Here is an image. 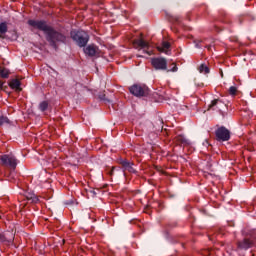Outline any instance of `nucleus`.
Returning <instances> with one entry per match:
<instances>
[{"label": "nucleus", "instance_id": "nucleus-1", "mask_svg": "<svg viewBox=\"0 0 256 256\" xmlns=\"http://www.w3.org/2000/svg\"><path fill=\"white\" fill-rule=\"evenodd\" d=\"M28 25L33 29L43 31L46 41H48L54 49H57V43H66L67 41V36L49 26L45 20H28Z\"/></svg>", "mask_w": 256, "mask_h": 256}, {"label": "nucleus", "instance_id": "nucleus-2", "mask_svg": "<svg viewBox=\"0 0 256 256\" xmlns=\"http://www.w3.org/2000/svg\"><path fill=\"white\" fill-rule=\"evenodd\" d=\"M71 38L79 47H85L89 43V34L85 31H72Z\"/></svg>", "mask_w": 256, "mask_h": 256}, {"label": "nucleus", "instance_id": "nucleus-3", "mask_svg": "<svg viewBox=\"0 0 256 256\" xmlns=\"http://www.w3.org/2000/svg\"><path fill=\"white\" fill-rule=\"evenodd\" d=\"M130 93L135 97H145L149 95V88L146 85L134 84L129 88Z\"/></svg>", "mask_w": 256, "mask_h": 256}, {"label": "nucleus", "instance_id": "nucleus-4", "mask_svg": "<svg viewBox=\"0 0 256 256\" xmlns=\"http://www.w3.org/2000/svg\"><path fill=\"white\" fill-rule=\"evenodd\" d=\"M0 161L4 167H9L13 170L17 169V158H15L13 154L2 155Z\"/></svg>", "mask_w": 256, "mask_h": 256}, {"label": "nucleus", "instance_id": "nucleus-5", "mask_svg": "<svg viewBox=\"0 0 256 256\" xmlns=\"http://www.w3.org/2000/svg\"><path fill=\"white\" fill-rule=\"evenodd\" d=\"M133 45L135 47V49H139V51H141V49L143 50V53H145L146 55H153V50H151L150 46H149V42L143 40V39H135L133 41Z\"/></svg>", "mask_w": 256, "mask_h": 256}, {"label": "nucleus", "instance_id": "nucleus-6", "mask_svg": "<svg viewBox=\"0 0 256 256\" xmlns=\"http://www.w3.org/2000/svg\"><path fill=\"white\" fill-rule=\"evenodd\" d=\"M215 135L217 141H229V139H231V132L225 127L218 128Z\"/></svg>", "mask_w": 256, "mask_h": 256}, {"label": "nucleus", "instance_id": "nucleus-7", "mask_svg": "<svg viewBox=\"0 0 256 256\" xmlns=\"http://www.w3.org/2000/svg\"><path fill=\"white\" fill-rule=\"evenodd\" d=\"M152 67L156 70L165 71L167 70V60L165 58H153Z\"/></svg>", "mask_w": 256, "mask_h": 256}, {"label": "nucleus", "instance_id": "nucleus-8", "mask_svg": "<svg viewBox=\"0 0 256 256\" xmlns=\"http://www.w3.org/2000/svg\"><path fill=\"white\" fill-rule=\"evenodd\" d=\"M84 53L88 57H97L99 55V47L91 44L84 48Z\"/></svg>", "mask_w": 256, "mask_h": 256}, {"label": "nucleus", "instance_id": "nucleus-9", "mask_svg": "<svg viewBox=\"0 0 256 256\" xmlns=\"http://www.w3.org/2000/svg\"><path fill=\"white\" fill-rule=\"evenodd\" d=\"M225 107V103L221 101L220 99H215L209 104L208 110L213 109V111H221Z\"/></svg>", "mask_w": 256, "mask_h": 256}, {"label": "nucleus", "instance_id": "nucleus-10", "mask_svg": "<svg viewBox=\"0 0 256 256\" xmlns=\"http://www.w3.org/2000/svg\"><path fill=\"white\" fill-rule=\"evenodd\" d=\"M120 165L122 166L123 171H128L129 173H135V168L133 167V162L128 160H120Z\"/></svg>", "mask_w": 256, "mask_h": 256}, {"label": "nucleus", "instance_id": "nucleus-11", "mask_svg": "<svg viewBox=\"0 0 256 256\" xmlns=\"http://www.w3.org/2000/svg\"><path fill=\"white\" fill-rule=\"evenodd\" d=\"M170 48L171 44L167 41H163L160 45L157 46V50L160 51V53H165L166 55H169Z\"/></svg>", "mask_w": 256, "mask_h": 256}, {"label": "nucleus", "instance_id": "nucleus-12", "mask_svg": "<svg viewBox=\"0 0 256 256\" xmlns=\"http://www.w3.org/2000/svg\"><path fill=\"white\" fill-rule=\"evenodd\" d=\"M253 246V242L249 239H244L242 242L238 243L239 249H249Z\"/></svg>", "mask_w": 256, "mask_h": 256}, {"label": "nucleus", "instance_id": "nucleus-13", "mask_svg": "<svg viewBox=\"0 0 256 256\" xmlns=\"http://www.w3.org/2000/svg\"><path fill=\"white\" fill-rule=\"evenodd\" d=\"M13 239H15V235L11 234V236H9V233L4 234H0V241L1 243H5V241H7L8 243H12Z\"/></svg>", "mask_w": 256, "mask_h": 256}, {"label": "nucleus", "instance_id": "nucleus-14", "mask_svg": "<svg viewBox=\"0 0 256 256\" xmlns=\"http://www.w3.org/2000/svg\"><path fill=\"white\" fill-rule=\"evenodd\" d=\"M9 86L11 89H15L16 91H21V82L17 79H13L10 83Z\"/></svg>", "mask_w": 256, "mask_h": 256}, {"label": "nucleus", "instance_id": "nucleus-15", "mask_svg": "<svg viewBox=\"0 0 256 256\" xmlns=\"http://www.w3.org/2000/svg\"><path fill=\"white\" fill-rule=\"evenodd\" d=\"M26 199L30 201V203H39V198L33 193L26 194Z\"/></svg>", "mask_w": 256, "mask_h": 256}, {"label": "nucleus", "instance_id": "nucleus-16", "mask_svg": "<svg viewBox=\"0 0 256 256\" xmlns=\"http://www.w3.org/2000/svg\"><path fill=\"white\" fill-rule=\"evenodd\" d=\"M176 141L177 143H181V145H189V140H187V138H185L183 135L177 136Z\"/></svg>", "mask_w": 256, "mask_h": 256}, {"label": "nucleus", "instance_id": "nucleus-17", "mask_svg": "<svg viewBox=\"0 0 256 256\" xmlns=\"http://www.w3.org/2000/svg\"><path fill=\"white\" fill-rule=\"evenodd\" d=\"M7 22L0 23V35H5L7 33Z\"/></svg>", "mask_w": 256, "mask_h": 256}, {"label": "nucleus", "instance_id": "nucleus-18", "mask_svg": "<svg viewBox=\"0 0 256 256\" xmlns=\"http://www.w3.org/2000/svg\"><path fill=\"white\" fill-rule=\"evenodd\" d=\"M10 123L11 121L9 120V118L5 116L0 117V127H3V125H9Z\"/></svg>", "mask_w": 256, "mask_h": 256}, {"label": "nucleus", "instance_id": "nucleus-19", "mask_svg": "<svg viewBox=\"0 0 256 256\" xmlns=\"http://www.w3.org/2000/svg\"><path fill=\"white\" fill-rule=\"evenodd\" d=\"M200 73H204V75H207V73H209V67H207V65L202 64L199 68H198Z\"/></svg>", "mask_w": 256, "mask_h": 256}, {"label": "nucleus", "instance_id": "nucleus-20", "mask_svg": "<svg viewBox=\"0 0 256 256\" xmlns=\"http://www.w3.org/2000/svg\"><path fill=\"white\" fill-rule=\"evenodd\" d=\"M0 77H2V79H7L9 77V71L7 70V68H3L0 70Z\"/></svg>", "mask_w": 256, "mask_h": 256}, {"label": "nucleus", "instance_id": "nucleus-21", "mask_svg": "<svg viewBox=\"0 0 256 256\" xmlns=\"http://www.w3.org/2000/svg\"><path fill=\"white\" fill-rule=\"evenodd\" d=\"M48 107H49V103H47V101H43L39 105L40 111H47Z\"/></svg>", "mask_w": 256, "mask_h": 256}, {"label": "nucleus", "instance_id": "nucleus-22", "mask_svg": "<svg viewBox=\"0 0 256 256\" xmlns=\"http://www.w3.org/2000/svg\"><path fill=\"white\" fill-rule=\"evenodd\" d=\"M229 95H232V97H234V95H237V88L235 86H231L229 88Z\"/></svg>", "mask_w": 256, "mask_h": 256}, {"label": "nucleus", "instance_id": "nucleus-23", "mask_svg": "<svg viewBox=\"0 0 256 256\" xmlns=\"http://www.w3.org/2000/svg\"><path fill=\"white\" fill-rule=\"evenodd\" d=\"M99 99H101V101H109L105 98V93H101L98 95Z\"/></svg>", "mask_w": 256, "mask_h": 256}, {"label": "nucleus", "instance_id": "nucleus-24", "mask_svg": "<svg viewBox=\"0 0 256 256\" xmlns=\"http://www.w3.org/2000/svg\"><path fill=\"white\" fill-rule=\"evenodd\" d=\"M169 71H172V73L177 72V65H174V67L171 70H167L168 73Z\"/></svg>", "mask_w": 256, "mask_h": 256}, {"label": "nucleus", "instance_id": "nucleus-25", "mask_svg": "<svg viewBox=\"0 0 256 256\" xmlns=\"http://www.w3.org/2000/svg\"><path fill=\"white\" fill-rule=\"evenodd\" d=\"M3 85H4L3 81L0 80V91H3Z\"/></svg>", "mask_w": 256, "mask_h": 256}, {"label": "nucleus", "instance_id": "nucleus-26", "mask_svg": "<svg viewBox=\"0 0 256 256\" xmlns=\"http://www.w3.org/2000/svg\"><path fill=\"white\" fill-rule=\"evenodd\" d=\"M203 42V40H197V41H195V43H202Z\"/></svg>", "mask_w": 256, "mask_h": 256}, {"label": "nucleus", "instance_id": "nucleus-27", "mask_svg": "<svg viewBox=\"0 0 256 256\" xmlns=\"http://www.w3.org/2000/svg\"><path fill=\"white\" fill-rule=\"evenodd\" d=\"M196 47H197L198 49H201V46H199V43H196Z\"/></svg>", "mask_w": 256, "mask_h": 256}, {"label": "nucleus", "instance_id": "nucleus-28", "mask_svg": "<svg viewBox=\"0 0 256 256\" xmlns=\"http://www.w3.org/2000/svg\"><path fill=\"white\" fill-rule=\"evenodd\" d=\"M115 168H112V171H111V175H113V171H114Z\"/></svg>", "mask_w": 256, "mask_h": 256}, {"label": "nucleus", "instance_id": "nucleus-29", "mask_svg": "<svg viewBox=\"0 0 256 256\" xmlns=\"http://www.w3.org/2000/svg\"><path fill=\"white\" fill-rule=\"evenodd\" d=\"M208 49H211V46H208Z\"/></svg>", "mask_w": 256, "mask_h": 256}]
</instances>
